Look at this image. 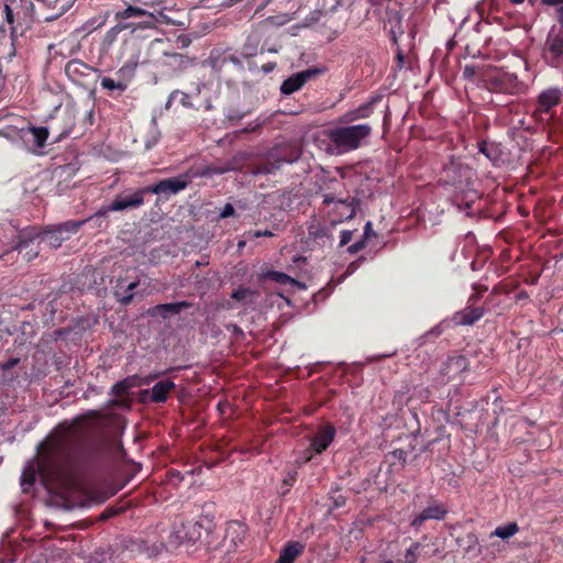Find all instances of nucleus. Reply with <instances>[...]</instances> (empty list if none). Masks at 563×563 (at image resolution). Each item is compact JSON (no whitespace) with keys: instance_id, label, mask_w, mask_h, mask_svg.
Masks as SVG:
<instances>
[{"instance_id":"1","label":"nucleus","mask_w":563,"mask_h":563,"mask_svg":"<svg viewBox=\"0 0 563 563\" xmlns=\"http://www.w3.org/2000/svg\"><path fill=\"white\" fill-rule=\"evenodd\" d=\"M371 132L372 128L366 123L331 129L328 131L330 140L328 152L341 155L354 151L362 146Z\"/></svg>"},{"instance_id":"2","label":"nucleus","mask_w":563,"mask_h":563,"mask_svg":"<svg viewBox=\"0 0 563 563\" xmlns=\"http://www.w3.org/2000/svg\"><path fill=\"white\" fill-rule=\"evenodd\" d=\"M88 219L81 221H66L58 225L52 227L43 231L38 238L52 247H58L63 241L67 240L70 234L76 233L79 228L86 223Z\"/></svg>"},{"instance_id":"3","label":"nucleus","mask_w":563,"mask_h":563,"mask_svg":"<svg viewBox=\"0 0 563 563\" xmlns=\"http://www.w3.org/2000/svg\"><path fill=\"white\" fill-rule=\"evenodd\" d=\"M145 189L136 190L130 195H118L108 206L102 207L97 213V217H104L111 211H124L134 209L143 205Z\"/></svg>"},{"instance_id":"4","label":"nucleus","mask_w":563,"mask_h":563,"mask_svg":"<svg viewBox=\"0 0 563 563\" xmlns=\"http://www.w3.org/2000/svg\"><path fill=\"white\" fill-rule=\"evenodd\" d=\"M543 56L552 66H558L563 56V30L552 27L547 36Z\"/></svg>"},{"instance_id":"5","label":"nucleus","mask_w":563,"mask_h":563,"mask_svg":"<svg viewBox=\"0 0 563 563\" xmlns=\"http://www.w3.org/2000/svg\"><path fill=\"white\" fill-rule=\"evenodd\" d=\"M322 74V69L312 67L302 71H299L289 78H287L280 86V91L284 95H291L299 90L307 81L316 78Z\"/></svg>"},{"instance_id":"6","label":"nucleus","mask_w":563,"mask_h":563,"mask_svg":"<svg viewBox=\"0 0 563 563\" xmlns=\"http://www.w3.org/2000/svg\"><path fill=\"white\" fill-rule=\"evenodd\" d=\"M188 185V179L185 176L168 178L161 180L152 187L144 188L145 192L155 195H173L181 191Z\"/></svg>"},{"instance_id":"7","label":"nucleus","mask_w":563,"mask_h":563,"mask_svg":"<svg viewBox=\"0 0 563 563\" xmlns=\"http://www.w3.org/2000/svg\"><path fill=\"white\" fill-rule=\"evenodd\" d=\"M446 509L442 504L434 503L423 509L411 522V526L415 528H419L426 520L443 519L446 515Z\"/></svg>"},{"instance_id":"8","label":"nucleus","mask_w":563,"mask_h":563,"mask_svg":"<svg viewBox=\"0 0 563 563\" xmlns=\"http://www.w3.org/2000/svg\"><path fill=\"white\" fill-rule=\"evenodd\" d=\"M335 435V428L331 424H327L319 430L311 442V446L316 453L323 452L330 443L333 441Z\"/></svg>"},{"instance_id":"9","label":"nucleus","mask_w":563,"mask_h":563,"mask_svg":"<svg viewBox=\"0 0 563 563\" xmlns=\"http://www.w3.org/2000/svg\"><path fill=\"white\" fill-rule=\"evenodd\" d=\"M185 530L184 523L173 526L164 541V547L167 551H174L180 545H189L188 541L184 539Z\"/></svg>"},{"instance_id":"10","label":"nucleus","mask_w":563,"mask_h":563,"mask_svg":"<svg viewBox=\"0 0 563 563\" xmlns=\"http://www.w3.org/2000/svg\"><path fill=\"white\" fill-rule=\"evenodd\" d=\"M561 99V91L558 88H551L543 91L538 99V112H549Z\"/></svg>"},{"instance_id":"11","label":"nucleus","mask_w":563,"mask_h":563,"mask_svg":"<svg viewBox=\"0 0 563 563\" xmlns=\"http://www.w3.org/2000/svg\"><path fill=\"white\" fill-rule=\"evenodd\" d=\"M245 537V527L239 521L229 522L225 534L224 542L230 547H236L239 543L243 541Z\"/></svg>"},{"instance_id":"12","label":"nucleus","mask_w":563,"mask_h":563,"mask_svg":"<svg viewBox=\"0 0 563 563\" xmlns=\"http://www.w3.org/2000/svg\"><path fill=\"white\" fill-rule=\"evenodd\" d=\"M208 526H210V521H208ZM185 534L184 539L188 541V544H194L202 537V531L207 532L210 527H203L202 521H188L184 523Z\"/></svg>"},{"instance_id":"13","label":"nucleus","mask_w":563,"mask_h":563,"mask_svg":"<svg viewBox=\"0 0 563 563\" xmlns=\"http://www.w3.org/2000/svg\"><path fill=\"white\" fill-rule=\"evenodd\" d=\"M444 170L449 180L453 184H461L463 179H468L471 177V169L468 167L453 162L450 166H446Z\"/></svg>"},{"instance_id":"14","label":"nucleus","mask_w":563,"mask_h":563,"mask_svg":"<svg viewBox=\"0 0 563 563\" xmlns=\"http://www.w3.org/2000/svg\"><path fill=\"white\" fill-rule=\"evenodd\" d=\"M483 316V310L481 308H465L454 314V322L456 324L468 325L473 324L475 321L479 320Z\"/></svg>"},{"instance_id":"15","label":"nucleus","mask_w":563,"mask_h":563,"mask_svg":"<svg viewBox=\"0 0 563 563\" xmlns=\"http://www.w3.org/2000/svg\"><path fill=\"white\" fill-rule=\"evenodd\" d=\"M175 388V383L170 379L161 380L152 388V400L155 402H163L167 399L170 390Z\"/></svg>"},{"instance_id":"16","label":"nucleus","mask_w":563,"mask_h":563,"mask_svg":"<svg viewBox=\"0 0 563 563\" xmlns=\"http://www.w3.org/2000/svg\"><path fill=\"white\" fill-rule=\"evenodd\" d=\"M303 551V545L299 542L288 543L279 554L275 563H292Z\"/></svg>"},{"instance_id":"17","label":"nucleus","mask_w":563,"mask_h":563,"mask_svg":"<svg viewBox=\"0 0 563 563\" xmlns=\"http://www.w3.org/2000/svg\"><path fill=\"white\" fill-rule=\"evenodd\" d=\"M48 130L46 128H30L25 132V136H30L27 139L29 142H33L36 147H43L47 137Z\"/></svg>"},{"instance_id":"18","label":"nucleus","mask_w":563,"mask_h":563,"mask_svg":"<svg viewBox=\"0 0 563 563\" xmlns=\"http://www.w3.org/2000/svg\"><path fill=\"white\" fill-rule=\"evenodd\" d=\"M340 221L352 219L355 216L356 207L354 200H340L335 206Z\"/></svg>"},{"instance_id":"19","label":"nucleus","mask_w":563,"mask_h":563,"mask_svg":"<svg viewBox=\"0 0 563 563\" xmlns=\"http://www.w3.org/2000/svg\"><path fill=\"white\" fill-rule=\"evenodd\" d=\"M189 307V303L186 301L180 302H172V303H162L157 305L153 309V313H161L163 317H166L167 313H179L183 308Z\"/></svg>"},{"instance_id":"20","label":"nucleus","mask_w":563,"mask_h":563,"mask_svg":"<svg viewBox=\"0 0 563 563\" xmlns=\"http://www.w3.org/2000/svg\"><path fill=\"white\" fill-rule=\"evenodd\" d=\"M266 276L278 284L291 285V286L298 287L299 289H305L303 284L299 283L298 280L294 279L292 277L288 276L285 273L272 271V272H268L266 274Z\"/></svg>"},{"instance_id":"21","label":"nucleus","mask_w":563,"mask_h":563,"mask_svg":"<svg viewBox=\"0 0 563 563\" xmlns=\"http://www.w3.org/2000/svg\"><path fill=\"white\" fill-rule=\"evenodd\" d=\"M519 531V527L516 522H510L505 526L497 527L492 533L490 538L497 537L503 540L509 539Z\"/></svg>"},{"instance_id":"22","label":"nucleus","mask_w":563,"mask_h":563,"mask_svg":"<svg viewBox=\"0 0 563 563\" xmlns=\"http://www.w3.org/2000/svg\"><path fill=\"white\" fill-rule=\"evenodd\" d=\"M121 19H129L132 16H151L153 18V14L151 12H147L141 8L129 5L125 8L122 12L118 14Z\"/></svg>"},{"instance_id":"23","label":"nucleus","mask_w":563,"mask_h":563,"mask_svg":"<svg viewBox=\"0 0 563 563\" xmlns=\"http://www.w3.org/2000/svg\"><path fill=\"white\" fill-rule=\"evenodd\" d=\"M369 115V107L362 106L344 115L345 121H354Z\"/></svg>"},{"instance_id":"24","label":"nucleus","mask_w":563,"mask_h":563,"mask_svg":"<svg viewBox=\"0 0 563 563\" xmlns=\"http://www.w3.org/2000/svg\"><path fill=\"white\" fill-rule=\"evenodd\" d=\"M35 482V468L33 465H30L23 470L22 476H21V485L23 486L24 490L26 489V486H32Z\"/></svg>"},{"instance_id":"25","label":"nucleus","mask_w":563,"mask_h":563,"mask_svg":"<svg viewBox=\"0 0 563 563\" xmlns=\"http://www.w3.org/2000/svg\"><path fill=\"white\" fill-rule=\"evenodd\" d=\"M255 294L247 288H240L232 294V298L251 303L254 301Z\"/></svg>"},{"instance_id":"26","label":"nucleus","mask_w":563,"mask_h":563,"mask_svg":"<svg viewBox=\"0 0 563 563\" xmlns=\"http://www.w3.org/2000/svg\"><path fill=\"white\" fill-rule=\"evenodd\" d=\"M3 14L4 19L8 22V24L11 26V33L12 35L15 33V26L14 23L18 20V14L14 12L13 8L9 4H5L3 8Z\"/></svg>"},{"instance_id":"27","label":"nucleus","mask_w":563,"mask_h":563,"mask_svg":"<svg viewBox=\"0 0 563 563\" xmlns=\"http://www.w3.org/2000/svg\"><path fill=\"white\" fill-rule=\"evenodd\" d=\"M82 69H88V66L80 60H70L65 68L69 76L81 73Z\"/></svg>"},{"instance_id":"28","label":"nucleus","mask_w":563,"mask_h":563,"mask_svg":"<svg viewBox=\"0 0 563 563\" xmlns=\"http://www.w3.org/2000/svg\"><path fill=\"white\" fill-rule=\"evenodd\" d=\"M101 87L107 90L118 89L120 91H123L125 89V86L122 82L115 81L114 79H112L110 77H103L101 79Z\"/></svg>"},{"instance_id":"29","label":"nucleus","mask_w":563,"mask_h":563,"mask_svg":"<svg viewBox=\"0 0 563 563\" xmlns=\"http://www.w3.org/2000/svg\"><path fill=\"white\" fill-rule=\"evenodd\" d=\"M418 549H419V544L418 543H415L412 544L407 551H406V554H405V560H406V563H416L417 561V552H418Z\"/></svg>"},{"instance_id":"30","label":"nucleus","mask_w":563,"mask_h":563,"mask_svg":"<svg viewBox=\"0 0 563 563\" xmlns=\"http://www.w3.org/2000/svg\"><path fill=\"white\" fill-rule=\"evenodd\" d=\"M20 362V358L19 357H12L10 360H8L7 362L2 363L0 365L1 369L3 371H9L10 368H12L13 366L18 365Z\"/></svg>"},{"instance_id":"31","label":"nucleus","mask_w":563,"mask_h":563,"mask_svg":"<svg viewBox=\"0 0 563 563\" xmlns=\"http://www.w3.org/2000/svg\"><path fill=\"white\" fill-rule=\"evenodd\" d=\"M233 213H234V208L232 207V205L228 203L222 209L220 217L228 218V217H231Z\"/></svg>"},{"instance_id":"32","label":"nucleus","mask_w":563,"mask_h":563,"mask_svg":"<svg viewBox=\"0 0 563 563\" xmlns=\"http://www.w3.org/2000/svg\"><path fill=\"white\" fill-rule=\"evenodd\" d=\"M352 239V232L351 231H342L341 232V241L340 245H346Z\"/></svg>"},{"instance_id":"33","label":"nucleus","mask_w":563,"mask_h":563,"mask_svg":"<svg viewBox=\"0 0 563 563\" xmlns=\"http://www.w3.org/2000/svg\"><path fill=\"white\" fill-rule=\"evenodd\" d=\"M296 473L288 474V476L284 479V484L286 486L285 492L288 490V487L292 486L295 482Z\"/></svg>"},{"instance_id":"34","label":"nucleus","mask_w":563,"mask_h":563,"mask_svg":"<svg viewBox=\"0 0 563 563\" xmlns=\"http://www.w3.org/2000/svg\"><path fill=\"white\" fill-rule=\"evenodd\" d=\"M313 229L314 227H310V234H313L316 238L325 235V229L318 228L316 231Z\"/></svg>"},{"instance_id":"35","label":"nucleus","mask_w":563,"mask_h":563,"mask_svg":"<svg viewBox=\"0 0 563 563\" xmlns=\"http://www.w3.org/2000/svg\"><path fill=\"white\" fill-rule=\"evenodd\" d=\"M463 75L464 77L466 78H471L475 75V69L474 67H471V66H465L464 70H463Z\"/></svg>"},{"instance_id":"36","label":"nucleus","mask_w":563,"mask_h":563,"mask_svg":"<svg viewBox=\"0 0 563 563\" xmlns=\"http://www.w3.org/2000/svg\"><path fill=\"white\" fill-rule=\"evenodd\" d=\"M255 238H260V236H273V233L268 230H265V231H255L254 234H253Z\"/></svg>"},{"instance_id":"37","label":"nucleus","mask_w":563,"mask_h":563,"mask_svg":"<svg viewBox=\"0 0 563 563\" xmlns=\"http://www.w3.org/2000/svg\"><path fill=\"white\" fill-rule=\"evenodd\" d=\"M542 3L543 4H547V5H559V4H562L563 3V0H542Z\"/></svg>"},{"instance_id":"38","label":"nucleus","mask_w":563,"mask_h":563,"mask_svg":"<svg viewBox=\"0 0 563 563\" xmlns=\"http://www.w3.org/2000/svg\"><path fill=\"white\" fill-rule=\"evenodd\" d=\"M558 21L560 22V24L562 25L563 27V7H561L559 10H558Z\"/></svg>"},{"instance_id":"39","label":"nucleus","mask_w":563,"mask_h":563,"mask_svg":"<svg viewBox=\"0 0 563 563\" xmlns=\"http://www.w3.org/2000/svg\"><path fill=\"white\" fill-rule=\"evenodd\" d=\"M183 97V98H187V96L183 92H178V91H175L170 95V98H169V101L173 100V99H176L177 97Z\"/></svg>"},{"instance_id":"40","label":"nucleus","mask_w":563,"mask_h":563,"mask_svg":"<svg viewBox=\"0 0 563 563\" xmlns=\"http://www.w3.org/2000/svg\"><path fill=\"white\" fill-rule=\"evenodd\" d=\"M132 298H133V295H132V294H129V295H126V296H123V297L121 298V301H122L123 303H128V302H130V301H131V299H132Z\"/></svg>"},{"instance_id":"41","label":"nucleus","mask_w":563,"mask_h":563,"mask_svg":"<svg viewBox=\"0 0 563 563\" xmlns=\"http://www.w3.org/2000/svg\"><path fill=\"white\" fill-rule=\"evenodd\" d=\"M139 285V282H132L128 285V290L131 291L133 290L136 286Z\"/></svg>"},{"instance_id":"42","label":"nucleus","mask_w":563,"mask_h":563,"mask_svg":"<svg viewBox=\"0 0 563 563\" xmlns=\"http://www.w3.org/2000/svg\"><path fill=\"white\" fill-rule=\"evenodd\" d=\"M56 489H57V490H58V493H59L60 495H63L64 497H66V496H67V494H68V492H67V489H66V488H63V487H56Z\"/></svg>"},{"instance_id":"43","label":"nucleus","mask_w":563,"mask_h":563,"mask_svg":"<svg viewBox=\"0 0 563 563\" xmlns=\"http://www.w3.org/2000/svg\"><path fill=\"white\" fill-rule=\"evenodd\" d=\"M324 202H325V203L333 202V198H332V197H325V198H324Z\"/></svg>"},{"instance_id":"44","label":"nucleus","mask_w":563,"mask_h":563,"mask_svg":"<svg viewBox=\"0 0 563 563\" xmlns=\"http://www.w3.org/2000/svg\"><path fill=\"white\" fill-rule=\"evenodd\" d=\"M114 388H115V389L121 390V389H123V388H124V386H123V384H117V385L114 386Z\"/></svg>"},{"instance_id":"45","label":"nucleus","mask_w":563,"mask_h":563,"mask_svg":"<svg viewBox=\"0 0 563 563\" xmlns=\"http://www.w3.org/2000/svg\"><path fill=\"white\" fill-rule=\"evenodd\" d=\"M37 256V251L33 252V253H30V257L29 260L33 258V257H36Z\"/></svg>"},{"instance_id":"46","label":"nucleus","mask_w":563,"mask_h":563,"mask_svg":"<svg viewBox=\"0 0 563 563\" xmlns=\"http://www.w3.org/2000/svg\"><path fill=\"white\" fill-rule=\"evenodd\" d=\"M213 173H216V174H222V173H224V169H213Z\"/></svg>"},{"instance_id":"47","label":"nucleus","mask_w":563,"mask_h":563,"mask_svg":"<svg viewBox=\"0 0 563 563\" xmlns=\"http://www.w3.org/2000/svg\"><path fill=\"white\" fill-rule=\"evenodd\" d=\"M523 1L525 0H511V2L517 3V4L522 3Z\"/></svg>"},{"instance_id":"48","label":"nucleus","mask_w":563,"mask_h":563,"mask_svg":"<svg viewBox=\"0 0 563 563\" xmlns=\"http://www.w3.org/2000/svg\"><path fill=\"white\" fill-rule=\"evenodd\" d=\"M481 151H482V152H483L487 157H489V155L486 153L485 147H483V146H482V147H481Z\"/></svg>"},{"instance_id":"49","label":"nucleus","mask_w":563,"mask_h":563,"mask_svg":"<svg viewBox=\"0 0 563 563\" xmlns=\"http://www.w3.org/2000/svg\"><path fill=\"white\" fill-rule=\"evenodd\" d=\"M180 98H181L180 101L186 106L187 104V99L183 98V97H180Z\"/></svg>"},{"instance_id":"50","label":"nucleus","mask_w":563,"mask_h":563,"mask_svg":"<svg viewBox=\"0 0 563 563\" xmlns=\"http://www.w3.org/2000/svg\"><path fill=\"white\" fill-rule=\"evenodd\" d=\"M23 246H24V243H20V244L18 245V250H20V251H21V250L23 249Z\"/></svg>"},{"instance_id":"51","label":"nucleus","mask_w":563,"mask_h":563,"mask_svg":"<svg viewBox=\"0 0 563 563\" xmlns=\"http://www.w3.org/2000/svg\"><path fill=\"white\" fill-rule=\"evenodd\" d=\"M369 228H371V223H369V222H367V223H366V227H365L366 231H369Z\"/></svg>"},{"instance_id":"52","label":"nucleus","mask_w":563,"mask_h":563,"mask_svg":"<svg viewBox=\"0 0 563 563\" xmlns=\"http://www.w3.org/2000/svg\"><path fill=\"white\" fill-rule=\"evenodd\" d=\"M38 468H40V472H42V473L44 472L43 465H38Z\"/></svg>"},{"instance_id":"53","label":"nucleus","mask_w":563,"mask_h":563,"mask_svg":"<svg viewBox=\"0 0 563 563\" xmlns=\"http://www.w3.org/2000/svg\"><path fill=\"white\" fill-rule=\"evenodd\" d=\"M310 459H311V455L307 456V457L305 459V462L309 461Z\"/></svg>"},{"instance_id":"54","label":"nucleus","mask_w":563,"mask_h":563,"mask_svg":"<svg viewBox=\"0 0 563 563\" xmlns=\"http://www.w3.org/2000/svg\"><path fill=\"white\" fill-rule=\"evenodd\" d=\"M457 363H463V358H457Z\"/></svg>"}]
</instances>
